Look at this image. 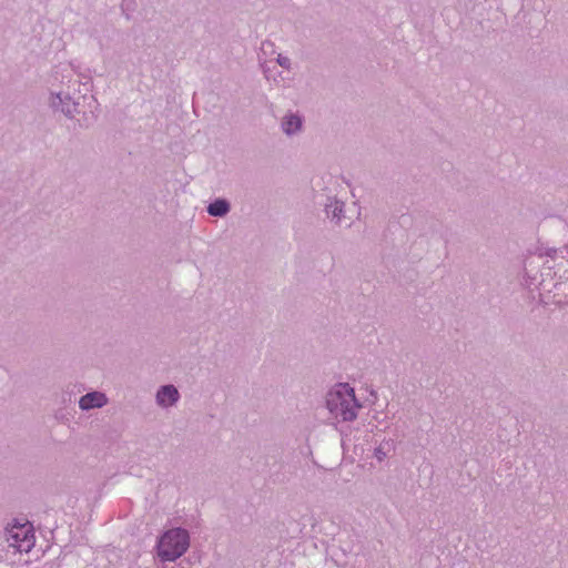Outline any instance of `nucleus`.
<instances>
[{"mask_svg":"<svg viewBox=\"0 0 568 568\" xmlns=\"http://www.w3.org/2000/svg\"><path fill=\"white\" fill-rule=\"evenodd\" d=\"M47 103L53 112L73 119L80 114L81 80L77 67L71 62L54 65L47 77Z\"/></svg>","mask_w":568,"mask_h":568,"instance_id":"f257e3e1","label":"nucleus"},{"mask_svg":"<svg viewBox=\"0 0 568 568\" xmlns=\"http://www.w3.org/2000/svg\"><path fill=\"white\" fill-rule=\"evenodd\" d=\"M326 408L336 420L353 422L357 418L362 404L349 384L338 383L326 394Z\"/></svg>","mask_w":568,"mask_h":568,"instance_id":"f03ea898","label":"nucleus"},{"mask_svg":"<svg viewBox=\"0 0 568 568\" xmlns=\"http://www.w3.org/2000/svg\"><path fill=\"white\" fill-rule=\"evenodd\" d=\"M189 547V531L183 528H172L160 536L156 554L162 561H175L187 551Z\"/></svg>","mask_w":568,"mask_h":568,"instance_id":"7ed1b4c3","label":"nucleus"},{"mask_svg":"<svg viewBox=\"0 0 568 568\" xmlns=\"http://www.w3.org/2000/svg\"><path fill=\"white\" fill-rule=\"evenodd\" d=\"M4 536L9 547L19 552H29L36 544L33 527L29 521L9 525Z\"/></svg>","mask_w":568,"mask_h":568,"instance_id":"20e7f679","label":"nucleus"},{"mask_svg":"<svg viewBox=\"0 0 568 568\" xmlns=\"http://www.w3.org/2000/svg\"><path fill=\"white\" fill-rule=\"evenodd\" d=\"M181 398L179 389L172 385H162L155 393V404L162 409L174 407Z\"/></svg>","mask_w":568,"mask_h":568,"instance_id":"39448f33","label":"nucleus"},{"mask_svg":"<svg viewBox=\"0 0 568 568\" xmlns=\"http://www.w3.org/2000/svg\"><path fill=\"white\" fill-rule=\"evenodd\" d=\"M305 119L300 112L288 111L281 120V130L286 136H295L303 132Z\"/></svg>","mask_w":568,"mask_h":568,"instance_id":"423d86ee","label":"nucleus"},{"mask_svg":"<svg viewBox=\"0 0 568 568\" xmlns=\"http://www.w3.org/2000/svg\"><path fill=\"white\" fill-rule=\"evenodd\" d=\"M108 404V397L102 392H90L85 395H83L79 399V407L82 410H90L93 408H101Z\"/></svg>","mask_w":568,"mask_h":568,"instance_id":"0eeeda50","label":"nucleus"},{"mask_svg":"<svg viewBox=\"0 0 568 568\" xmlns=\"http://www.w3.org/2000/svg\"><path fill=\"white\" fill-rule=\"evenodd\" d=\"M344 207H345L344 202L338 201L335 197L328 199L327 203L325 204V211H326L327 216L332 221H334L338 224H341L343 222Z\"/></svg>","mask_w":568,"mask_h":568,"instance_id":"6e6552de","label":"nucleus"},{"mask_svg":"<svg viewBox=\"0 0 568 568\" xmlns=\"http://www.w3.org/2000/svg\"><path fill=\"white\" fill-rule=\"evenodd\" d=\"M230 203L224 199H217L209 204L207 213L211 216L223 217L230 212Z\"/></svg>","mask_w":568,"mask_h":568,"instance_id":"1a4fd4ad","label":"nucleus"},{"mask_svg":"<svg viewBox=\"0 0 568 568\" xmlns=\"http://www.w3.org/2000/svg\"><path fill=\"white\" fill-rule=\"evenodd\" d=\"M390 450V444L388 442L381 443L374 448L373 456L378 463H383Z\"/></svg>","mask_w":568,"mask_h":568,"instance_id":"9d476101","label":"nucleus"},{"mask_svg":"<svg viewBox=\"0 0 568 568\" xmlns=\"http://www.w3.org/2000/svg\"><path fill=\"white\" fill-rule=\"evenodd\" d=\"M276 62H277V64L280 67H282L283 69H285L287 71H291L292 68H293V63H292L291 58L287 57V55L282 54V53H277Z\"/></svg>","mask_w":568,"mask_h":568,"instance_id":"9b49d317","label":"nucleus"},{"mask_svg":"<svg viewBox=\"0 0 568 568\" xmlns=\"http://www.w3.org/2000/svg\"><path fill=\"white\" fill-rule=\"evenodd\" d=\"M261 51L266 53L267 51L274 52V44L270 41L262 42Z\"/></svg>","mask_w":568,"mask_h":568,"instance_id":"f8f14e48","label":"nucleus"},{"mask_svg":"<svg viewBox=\"0 0 568 568\" xmlns=\"http://www.w3.org/2000/svg\"><path fill=\"white\" fill-rule=\"evenodd\" d=\"M265 77L270 80L268 68L265 62H261Z\"/></svg>","mask_w":568,"mask_h":568,"instance_id":"ddd939ff","label":"nucleus"},{"mask_svg":"<svg viewBox=\"0 0 568 568\" xmlns=\"http://www.w3.org/2000/svg\"><path fill=\"white\" fill-rule=\"evenodd\" d=\"M556 253H557V251L555 248L548 250L546 252V254L549 255V256H554Z\"/></svg>","mask_w":568,"mask_h":568,"instance_id":"4468645a","label":"nucleus"}]
</instances>
